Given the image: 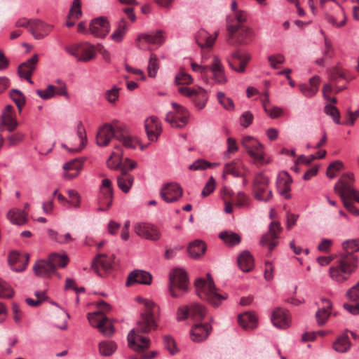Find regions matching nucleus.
<instances>
[{"label": "nucleus", "instance_id": "1", "mask_svg": "<svg viewBox=\"0 0 359 359\" xmlns=\"http://www.w3.org/2000/svg\"><path fill=\"white\" fill-rule=\"evenodd\" d=\"M342 248L344 252L339 254L335 265L329 269L330 278L337 283L347 280L358 266L355 252L359 251V238L344 241Z\"/></svg>", "mask_w": 359, "mask_h": 359}, {"label": "nucleus", "instance_id": "2", "mask_svg": "<svg viewBox=\"0 0 359 359\" xmlns=\"http://www.w3.org/2000/svg\"><path fill=\"white\" fill-rule=\"evenodd\" d=\"M137 300L139 302L144 304L145 309L142 312L140 319L137 321L136 327L132 329L128 334L130 344H134L135 330L149 332L151 330H155L157 327V324L154 316L155 304L151 300L142 297H139Z\"/></svg>", "mask_w": 359, "mask_h": 359}, {"label": "nucleus", "instance_id": "3", "mask_svg": "<svg viewBox=\"0 0 359 359\" xmlns=\"http://www.w3.org/2000/svg\"><path fill=\"white\" fill-rule=\"evenodd\" d=\"M194 285L197 295L201 299L207 300L215 307H217L223 300L227 298L226 294H220L217 292L213 279L210 273L207 274V279L197 278Z\"/></svg>", "mask_w": 359, "mask_h": 359}, {"label": "nucleus", "instance_id": "4", "mask_svg": "<svg viewBox=\"0 0 359 359\" xmlns=\"http://www.w3.org/2000/svg\"><path fill=\"white\" fill-rule=\"evenodd\" d=\"M189 278L185 270L177 268L169 273L168 290L173 298L182 297L189 290Z\"/></svg>", "mask_w": 359, "mask_h": 359}, {"label": "nucleus", "instance_id": "5", "mask_svg": "<svg viewBox=\"0 0 359 359\" xmlns=\"http://www.w3.org/2000/svg\"><path fill=\"white\" fill-rule=\"evenodd\" d=\"M269 179L262 173L255 175L253 181L252 191L254 197L259 201L267 203L273 197L272 190L269 189Z\"/></svg>", "mask_w": 359, "mask_h": 359}, {"label": "nucleus", "instance_id": "6", "mask_svg": "<svg viewBox=\"0 0 359 359\" xmlns=\"http://www.w3.org/2000/svg\"><path fill=\"white\" fill-rule=\"evenodd\" d=\"M353 181L354 176L353 173L344 174L334 185V191L340 198L348 196L350 198L353 197L355 201L359 203V191L353 188Z\"/></svg>", "mask_w": 359, "mask_h": 359}, {"label": "nucleus", "instance_id": "7", "mask_svg": "<svg viewBox=\"0 0 359 359\" xmlns=\"http://www.w3.org/2000/svg\"><path fill=\"white\" fill-rule=\"evenodd\" d=\"M242 144L255 162L261 164L265 162L263 145L257 140L246 136L243 138Z\"/></svg>", "mask_w": 359, "mask_h": 359}, {"label": "nucleus", "instance_id": "8", "mask_svg": "<svg viewBox=\"0 0 359 359\" xmlns=\"http://www.w3.org/2000/svg\"><path fill=\"white\" fill-rule=\"evenodd\" d=\"M172 106L179 116H175L168 112L165 116V121L168 122L173 128H183L188 123L189 113L187 110L176 102H172Z\"/></svg>", "mask_w": 359, "mask_h": 359}, {"label": "nucleus", "instance_id": "9", "mask_svg": "<svg viewBox=\"0 0 359 359\" xmlns=\"http://www.w3.org/2000/svg\"><path fill=\"white\" fill-rule=\"evenodd\" d=\"M251 59L249 53L241 50H235L228 59L229 67L238 73H243L246 66Z\"/></svg>", "mask_w": 359, "mask_h": 359}, {"label": "nucleus", "instance_id": "10", "mask_svg": "<svg viewBox=\"0 0 359 359\" xmlns=\"http://www.w3.org/2000/svg\"><path fill=\"white\" fill-rule=\"evenodd\" d=\"M121 128L118 126L114 128L111 124H104L100 127L97 133L96 140L97 145L100 147L108 145L113 137L116 138Z\"/></svg>", "mask_w": 359, "mask_h": 359}, {"label": "nucleus", "instance_id": "11", "mask_svg": "<svg viewBox=\"0 0 359 359\" xmlns=\"http://www.w3.org/2000/svg\"><path fill=\"white\" fill-rule=\"evenodd\" d=\"M135 231L138 236L153 241H158L161 237L158 228L151 224L138 223L135 226Z\"/></svg>", "mask_w": 359, "mask_h": 359}, {"label": "nucleus", "instance_id": "12", "mask_svg": "<svg viewBox=\"0 0 359 359\" xmlns=\"http://www.w3.org/2000/svg\"><path fill=\"white\" fill-rule=\"evenodd\" d=\"M280 224L278 222H271L269 225V232L263 235L260 240L262 246H268L269 250L271 252L278 245L276 239L281 231Z\"/></svg>", "mask_w": 359, "mask_h": 359}, {"label": "nucleus", "instance_id": "13", "mask_svg": "<svg viewBox=\"0 0 359 359\" xmlns=\"http://www.w3.org/2000/svg\"><path fill=\"white\" fill-rule=\"evenodd\" d=\"M165 40V34L162 29H158L155 32L144 33L138 35L137 38V46L139 48H143L142 41L148 44H153L157 46H161Z\"/></svg>", "mask_w": 359, "mask_h": 359}, {"label": "nucleus", "instance_id": "14", "mask_svg": "<svg viewBox=\"0 0 359 359\" xmlns=\"http://www.w3.org/2000/svg\"><path fill=\"white\" fill-rule=\"evenodd\" d=\"M182 188L177 183H168L163 186L160 191V195L167 203H172L182 197Z\"/></svg>", "mask_w": 359, "mask_h": 359}, {"label": "nucleus", "instance_id": "15", "mask_svg": "<svg viewBox=\"0 0 359 359\" xmlns=\"http://www.w3.org/2000/svg\"><path fill=\"white\" fill-rule=\"evenodd\" d=\"M19 123L15 118V110L13 106L8 104L4 109L1 115L0 129L2 130V127L6 126L9 133L13 132Z\"/></svg>", "mask_w": 359, "mask_h": 359}, {"label": "nucleus", "instance_id": "16", "mask_svg": "<svg viewBox=\"0 0 359 359\" xmlns=\"http://www.w3.org/2000/svg\"><path fill=\"white\" fill-rule=\"evenodd\" d=\"M229 34V42L231 39H236L238 43H242L245 39L248 37L251 33L250 29L244 24H229L226 27Z\"/></svg>", "mask_w": 359, "mask_h": 359}, {"label": "nucleus", "instance_id": "17", "mask_svg": "<svg viewBox=\"0 0 359 359\" xmlns=\"http://www.w3.org/2000/svg\"><path fill=\"white\" fill-rule=\"evenodd\" d=\"M151 282L152 276L149 272L144 270L135 269L128 274L126 285L129 287L136 283L149 285Z\"/></svg>", "mask_w": 359, "mask_h": 359}, {"label": "nucleus", "instance_id": "18", "mask_svg": "<svg viewBox=\"0 0 359 359\" xmlns=\"http://www.w3.org/2000/svg\"><path fill=\"white\" fill-rule=\"evenodd\" d=\"M29 259V255L27 253L20 254L18 252H11L8 257V261L12 269L16 272L24 271Z\"/></svg>", "mask_w": 359, "mask_h": 359}, {"label": "nucleus", "instance_id": "19", "mask_svg": "<svg viewBox=\"0 0 359 359\" xmlns=\"http://www.w3.org/2000/svg\"><path fill=\"white\" fill-rule=\"evenodd\" d=\"M147 137L151 141H156L162 131L161 124L156 116H151L144 122Z\"/></svg>", "mask_w": 359, "mask_h": 359}, {"label": "nucleus", "instance_id": "20", "mask_svg": "<svg viewBox=\"0 0 359 359\" xmlns=\"http://www.w3.org/2000/svg\"><path fill=\"white\" fill-rule=\"evenodd\" d=\"M211 331L212 326L209 323L195 324L190 330L191 340L194 342H201L208 338Z\"/></svg>", "mask_w": 359, "mask_h": 359}, {"label": "nucleus", "instance_id": "21", "mask_svg": "<svg viewBox=\"0 0 359 359\" xmlns=\"http://www.w3.org/2000/svg\"><path fill=\"white\" fill-rule=\"evenodd\" d=\"M292 179L287 172L280 173L277 177L276 186L280 195L284 198H291L290 191L291 190V184Z\"/></svg>", "mask_w": 359, "mask_h": 359}, {"label": "nucleus", "instance_id": "22", "mask_svg": "<svg viewBox=\"0 0 359 359\" xmlns=\"http://www.w3.org/2000/svg\"><path fill=\"white\" fill-rule=\"evenodd\" d=\"M25 27L36 39H41L49 34L53 26L51 24H19Z\"/></svg>", "mask_w": 359, "mask_h": 359}, {"label": "nucleus", "instance_id": "23", "mask_svg": "<svg viewBox=\"0 0 359 359\" xmlns=\"http://www.w3.org/2000/svg\"><path fill=\"white\" fill-rule=\"evenodd\" d=\"M271 320L274 326L286 329L290 326V317L287 310L276 308L271 314Z\"/></svg>", "mask_w": 359, "mask_h": 359}, {"label": "nucleus", "instance_id": "24", "mask_svg": "<svg viewBox=\"0 0 359 359\" xmlns=\"http://www.w3.org/2000/svg\"><path fill=\"white\" fill-rule=\"evenodd\" d=\"M108 208H110L113 202V187L111 181L109 179L105 178L102 180L100 188V198L99 203H104Z\"/></svg>", "mask_w": 359, "mask_h": 359}, {"label": "nucleus", "instance_id": "25", "mask_svg": "<svg viewBox=\"0 0 359 359\" xmlns=\"http://www.w3.org/2000/svg\"><path fill=\"white\" fill-rule=\"evenodd\" d=\"M121 174L117 177L118 187L123 192L128 193L134 183V177L128 173L126 165L120 167Z\"/></svg>", "mask_w": 359, "mask_h": 359}, {"label": "nucleus", "instance_id": "26", "mask_svg": "<svg viewBox=\"0 0 359 359\" xmlns=\"http://www.w3.org/2000/svg\"><path fill=\"white\" fill-rule=\"evenodd\" d=\"M210 72L213 74L215 82L218 84H224L227 82V78L224 74V66L217 56H214L210 65Z\"/></svg>", "mask_w": 359, "mask_h": 359}, {"label": "nucleus", "instance_id": "27", "mask_svg": "<svg viewBox=\"0 0 359 359\" xmlns=\"http://www.w3.org/2000/svg\"><path fill=\"white\" fill-rule=\"evenodd\" d=\"M36 276L41 278H48L55 273L53 266L48 260H39L33 266Z\"/></svg>", "mask_w": 359, "mask_h": 359}, {"label": "nucleus", "instance_id": "28", "mask_svg": "<svg viewBox=\"0 0 359 359\" xmlns=\"http://www.w3.org/2000/svg\"><path fill=\"white\" fill-rule=\"evenodd\" d=\"M140 333L144 332L135 330L134 344H130V342H128V346L130 348H133L137 353H142L150 347V340L148 337L141 336ZM128 341H129L128 339Z\"/></svg>", "mask_w": 359, "mask_h": 359}, {"label": "nucleus", "instance_id": "29", "mask_svg": "<svg viewBox=\"0 0 359 359\" xmlns=\"http://www.w3.org/2000/svg\"><path fill=\"white\" fill-rule=\"evenodd\" d=\"M321 301L323 306L321 309H319L316 313V319L318 325H323L328 320L332 309V302L330 299L322 298Z\"/></svg>", "mask_w": 359, "mask_h": 359}, {"label": "nucleus", "instance_id": "30", "mask_svg": "<svg viewBox=\"0 0 359 359\" xmlns=\"http://www.w3.org/2000/svg\"><path fill=\"white\" fill-rule=\"evenodd\" d=\"M237 263L240 269L243 272H250L255 266L254 258L248 250H244L239 254Z\"/></svg>", "mask_w": 359, "mask_h": 359}, {"label": "nucleus", "instance_id": "31", "mask_svg": "<svg viewBox=\"0 0 359 359\" xmlns=\"http://www.w3.org/2000/svg\"><path fill=\"white\" fill-rule=\"evenodd\" d=\"M27 211L14 208L8 212L6 217L13 224L22 226L27 222Z\"/></svg>", "mask_w": 359, "mask_h": 359}, {"label": "nucleus", "instance_id": "32", "mask_svg": "<svg viewBox=\"0 0 359 359\" xmlns=\"http://www.w3.org/2000/svg\"><path fill=\"white\" fill-rule=\"evenodd\" d=\"M114 259V256L107 257L105 254H98L93 259L92 269L100 275L97 265H100L104 270H108L112 267Z\"/></svg>", "mask_w": 359, "mask_h": 359}, {"label": "nucleus", "instance_id": "33", "mask_svg": "<svg viewBox=\"0 0 359 359\" xmlns=\"http://www.w3.org/2000/svg\"><path fill=\"white\" fill-rule=\"evenodd\" d=\"M238 323L245 330H253L257 327V318L255 314L245 312L238 316Z\"/></svg>", "mask_w": 359, "mask_h": 359}, {"label": "nucleus", "instance_id": "34", "mask_svg": "<svg viewBox=\"0 0 359 359\" xmlns=\"http://www.w3.org/2000/svg\"><path fill=\"white\" fill-rule=\"evenodd\" d=\"M39 62V56L34 54L32 57L21 63L18 68V75L33 74Z\"/></svg>", "mask_w": 359, "mask_h": 359}, {"label": "nucleus", "instance_id": "35", "mask_svg": "<svg viewBox=\"0 0 359 359\" xmlns=\"http://www.w3.org/2000/svg\"><path fill=\"white\" fill-rule=\"evenodd\" d=\"M217 32H214V35H211L204 29H201L196 36V41L201 48L211 47L217 36Z\"/></svg>", "mask_w": 359, "mask_h": 359}, {"label": "nucleus", "instance_id": "36", "mask_svg": "<svg viewBox=\"0 0 359 359\" xmlns=\"http://www.w3.org/2000/svg\"><path fill=\"white\" fill-rule=\"evenodd\" d=\"M95 56V47L90 43L79 44L78 61L88 62Z\"/></svg>", "mask_w": 359, "mask_h": 359}, {"label": "nucleus", "instance_id": "37", "mask_svg": "<svg viewBox=\"0 0 359 359\" xmlns=\"http://www.w3.org/2000/svg\"><path fill=\"white\" fill-rule=\"evenodd\" d=\"M351 346V341L346 334H342L339 336L333 342V349L339 353L347 352Z\"/></svg>", "mask_w": 359, "mask_h": 359}, {"label": "nucleus", "instance_id": "38", "mask_svg": "<svg viewBox=\"0 0 359 359\" xmlns=\"http://www.w3.org/2000/svg\"><path fill=\"white\" fill-rule=\"evenodd\" d=\"M205 244L200 240H196L190 243L187 249L189 255L194 259L200 257L205 253Z\"/></svg>", "mask_w": 359, "mask_h": 359}, {"label": "nucleus", "instance_id": "39", "mask_svg": "<svg viewBox=\"0 0 359 359\" xmlns=\"http://www.w3.org/2000/svg\"><path fill=\"white\" fill-rule=\"evenodd\" d=\"M219 238L229 247H233L241 243V236L234 232L224 231L219 233Z\"/></svg>", "mask_w": 359, "mask_h": 359}, {"label": "nucleus", "instance_id": "40", "mask_svg": "<svg viewBox=\"0 0 359 359\" xmlns=\"http://www.w3.org/2000/svg\"><path fill=\"white\" fill-rule=\"evenodd\" d=\"M189 317L195 320H203L206 315V309L198 303H192L189 305Z\"/></svg>", "mask_w": 359, "mask_h": 359}, {"label": "nucleus", "instance_id": "41", "mask_svg": "<svg viewBox=\"0 0 359 359\" xmlns=\"http://www.w3.org/2000/svg\"><path fill=\"white\" fill-rule=\"evenodd\" d=\"M89 29L91 35L104 38L109 31V24H89Z\"/></svg>", "mask_w": 359, "mask_h": 359}, {"label": "nucleus", "instance_id": "42", "mask_svg": "<svg viewBox=\"0 0 359 359\" xmlns=\"http://www.w3.org/2000/svg\"><path fill=\"white\" fill-rule=\"evenodd\" d=\"M48 260L51 264V265L53 266L55 271L56 267H65L69 262V259L67 255H60L57 253H52L50 255Z\"/></svg>", "mask_w": 359, "mask_h": 359}, {"label": "nucleus", "instance_id": "43", "mask_svg": "<svg viewBox=\"0 0 359 359\" xmlns=\"http://www.w3.org/2000/svg\"><path fill=\"white\" fill-rule=\"evenodd\" d=\"M160 68V63L158 61V58L156 54L154 53H151L150 54L148 66H147V71H148V75L149 77L155 78L156 76L158 70Z\"/></svg>", "mask_w": 359, "mask_h": 359}, {"label": "nucleus", "instance_id": "44", "mask_svg": "<svg viewBox=\"0 0 359 359\" xmlns=\"http://www.w3.org/2000/svg\"><path fill=\"white\" fill-rule=\"evenodd\" d=\"M10 97L16 104L19 113H21L26 101L23 93L19 90L12 89L10 92Z\"/></svg>", "mask_w": 359, "mask_h": 359}, {"label": "nucleus", "instance_id": "45", "mask_svg": "<svg viewBox=\"0 0 359 359\" xmlns=\"http://www.w3.org/2000/svg\"><path fill=\"white\" fill-rule=\"evenodd\" d=\"M116 344L111 341H102L99 344V350L101 355L109 356L116 350Z\"/></svg>", "mask_w": 359, "mask_h": 359}, {"label": "nucleus", "instance_id": "46", "mask_svg": "<svg viewBox=\"0 0 359 359\" xmlns=\"http://www.w3.org/2000/svg\"><path fill=\"white\" fill-rule=\"evenodd\" d=\"M82 15L81 0H73L69 9L68 17L71 20H79Z\"/></svg>", "mask_w": 359, "mask_h": 359}, {"label": "nucleus", "instance_id": "47", "mask_svg": "<svg viewBox=\"0 0 359 359\" xmlns=\"http://www.w3.org/2000/svg\"><path fill=\"white\" fill-rule=\"evenodd\" d=\"M218 163H211L204 159H198L189 166V170H203L208 168H215L218 165Z\"/></svg>", "mask_w": 359, "mask_h": 359}, {"label": "nucleus", "instance_id": "48", "mask_svg": "<svg viewBox=\"0 0 359 359\" xmlns=\"http://www.w3.org/2000/svg\"><path fill=\"white\" fill-rule=\"evenodd\" d=\"M102 312L100 311H96L93 313H88V319L90 325L96 328H97L99 330L103 326V317L102 315H100Z\"/></svg>", "mask_w": 359, "mask_h": 359}, {"label": "nucleus", "instance_id": "49", "mask_svg": "<svg viewBox=\"0 0 359 359\" xmlns=\"http://www.w3.org/2000/svg\"><path fill=\"white\" fill-rule=\"evenodd\" d=\"M218 102L223 106V107L229 111L234 109V103L231 98L226 96L223 92H218L217 94Z\"/></svg>", "mask_w": 359, "mask_h": 359}, {"label": "nucleus", "instance_id": "50", "mask_svg": "<svg viewBox=\"0 0 359 359\" xmlns=\"http://www.w3.org/2000/svg\"><path fill=\"white\" fill-rule=\"evenodd\" d=\"M207 100L205 90L201 88H198V93L194 96L195 106L198 109H202L205 107Z\"/></svg>", "mask_w": 359, "mask_h": 359}, {"label": "nucleus", "instance_id": "51", "mask_svg": "<svg viewBox=\"0 0 359 359\" xmlns=\"http://www.w3.org/2000/svg\"><path fill=\"white\" fill-rule=\"evenodd\" d=\"M329 79L337 83L340 79H346L344 71L337 65L328 70Z\"/></svg>", "mask_w": 359, "mask_h": 359}, {"label": "nucleus", "instance_id": "52", "mask_svg": "<svg viewBox=\"0 0 359 359\" xmlns=\"http://www.w3.org/2000/svg\"><path fill=\"white\" fill-rule=\"evenodd\" d=\"M25 135L22 132H16L6 137L8 147H15L20 144L25 139Z\"/></svg>", "mask_w": 359, "mask_h": 359}, {"label": "nucleus", "instance_id": "53", "mask_svg": "<svg viewBox=\"0 0 359 359\" xmlns=\"http://www.w3.org/2000/svg\"><path fill=\"white\" fill-rule=\"evenodd\" d=\"M325 113L331 116L336 124H340V113L338 109L332 104H327L324 108Z\"/></svg>", "mask_w": 359, "mask_h": 359}, {"label": "nucleus", "instance_id": "54", "mask_svg": "<svg viewBox=\"0 0 359 359\" xmlns=\"http://www.w3.org/2000/svg\"><path fill=\"white\" fill-rule=\"evenodd\" d=\"M193 81L192 76L184 70H181L175 78V82L177 85H188L192 83Z\"/></svg>", "mask_w": 359, "mask_h": 359}, {"label": "nucleus", "instance_id": "55", "mask_svg": "<svg viewBox=\"0 0 359 359\" xmlns=\"http://www.w3.org/2000/svg\"><path fill=\"white\" fill-rule=\"evenodd\" d=\"M14 295L12 287L6 281L0 278V297L11 298Z\"/></svg>", "mask_w": 359, "mask_h": 359}, {"label": "nucleus", "instance_id": "56", "mask_svg": "<svg viewBox=\"0 0 359 359\" xmlns=\"http://www.w3.org/2000/svg\"><path fill=\"white\" fill-rule=\"evenodd\" d=\"M77 135L81 140L80 146L79 148H77L76 149L70 150L71 151H79L82 150L83 149V147L86 145L87 137H86V130H85L84 127L83 126V124L81 123V122H79V123L77 125Z\"/></svg>", "mask_w": 359, "mask_h": 359}, {"label": "nucleus", "instance_id": "57", "mask_svg": "<svg viewBox=\"0 0 359 359\" xmlns=\"http://www.w3.org/2000/svg\"><path fill=\"white\" fill-rule=\"evenodd\" d=\"M36 94L43 100H48L55 95V86L49 84L45 90H36Z\"/></svg>", "mask_w": 359, "mask_h": 359}, {"label": "nucleus", "instance_id": "58", "mask_svg": "<svg viewBox=\"0 0 359 359\" xmlns=\"http://www.w3.org/2000/svg\"><path fill=\"white\" fill-rule=\"evenodd\" d=\"M341 199L343 202L344 206L350 213L355 216H359V209L356 208L351 201V200L355 201L353 197L350 198L348 197V196H344Z\"/></svg>", "mask_w": 359, "mask_h": 359}, {"label": "nucleus", "instance_id": "59", "mask_svg": "<svg viewBox=\"0 0 359 359\" xmlns=\"http://www.w3.org/2000/svg\"><path fill=\"white\" fill-rule=\"evenodd\" d=\"M128 29L127 24L120 25L111 34V39L116 42L121 41Z\"/></svg>", "mask_w": 359, "mask_h": 359}, {"label": "nucleus", "instance_id": "60", "mask_svg": "<svg viewBox=\"0 0 359 359\" xmlns=\"http://www.w3.org/2000/svg\"><path fill=\"white\" fill-rule=\"evenodd\" d=\"M163 344L165 348L169 351L171 355H175L179 350L176 346L174 339L170 335H165L163 337Z\"/></svg>", "mask_w": 359, "mask_h": 359}, {"label": "nucleus", "instance_id": "61", "mask_svg": "<svg viewBox=\"0 0 359 359\" xmlns=\"http://www.w3.org/2000/svg\"><path fill=\"white\" fill-rule=\"evenodd\" d=\"M103 326L100 329V332L104 336H111L114 332V327L107 317H103Z\"/></svg>", "mask_w": 359, "mask_h": 359}, {"label": "nucleus", "instance_id": "62", "mask_svg": "<svg viewBox=\"0 0 359 359\" xmlns=\"http://www.w3.org/2000/svg\"><path fill=\"white\" fill-rule=\"evenodd\" d=\"M253 119V114L250 111H245L240 116V124L244 128H247L252 124Z\"/></svg>", "mask_w": 359, "mask_h": 359}, {"label": "nucleus", "instance_id": "63", "mask_svg": "<svg viewBox=\"0 0 359 359\" xmlns=\"http://www.w3.org/2000/svg\"><path fill=\"white\" fill-rule=\"evenodd\" d=\"M68 196L70 201H68V203L74 208H79L81 203V196L77 191L74 189H69L67 191Z\"/></svg>", "mask_w": 359, "mask_h": 359}, {"label": "nucleus", "instance_id": "64", "mask_svg": "<svg viewBox=\"0 0 359 359\" xmlns=\"http://www.w3.org/2000/svg\"><path fill=\"white\" fill-rule=\"evenodd\" d=\"M346 297L352 302L359 301V281L346 292Z\"/></svg>", "mask_w": 359, "mask_h": 359}]
</instances>
